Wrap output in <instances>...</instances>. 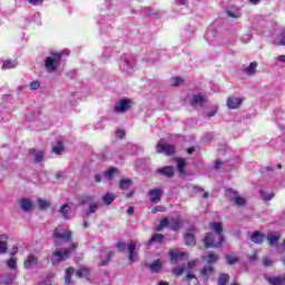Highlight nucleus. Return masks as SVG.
<instances>
[{
    "mask_svg": "<svg viewBox=\"0 0 285 285\" xmlns=\"http://www.w3.org/2000/svg\"><path fill=\"white\" fill-rule=\"evenodd\" d=\"M259 193H261V197H262V199H264V202H271V199H273V197H275V193H267L264 189H262Z\"/></svg>",
    "mask_w": 285,
    "mask_h": 285,
    "instance_id": "a19ab883",
    "label": "nucleus"
},
{
    "mask_svg": "<svg viewBox=\"0 0 285 285\" xmlns=\"http://www.w3.org/2000/svg\"><path fill=\"white\" fill-rule=\"evenodd\" d=\"M56 177H57V179H63V177H66V173H63V171H58V173L56 174Z\"/></svg>",
    "mask_w": 285,
    "mask_h": 285,
    "instance_id": "0e129e2a",
    "label": "nucleus"
},
{
    "mask_svg": "<svg viewBox=\"0 0 285 285\" xmlns=\"http://www.w3.org/2000/svg\"><path fill=\"white\" fill-rule=\"evenodd\" d=\"M38 204H39L40 210H47V208H50V202H48L43 198H39Z\"/></svg>",
    "mask_w": 285,
    "mask_h": 285,
    "instance_id": "79ce46f5",
    "label": "nucleus"
},
{
    "mask_svg": "<svg viewBox=\"0 0 285 285\" xmlns=\"http://www.w3.org/2000/svg\"><path fill=\"white\" fill-rule=\"evenodd\" d=\"M38 262L39 259L35 255L30 254L24 261V268H32V266H37Z\"/></svg>",
    "mask_w": 285,
    "mask_h": 285,
    "instance_id": "412c9836",
    "label": "nucleus"
},
{
    "mask_svg": "<svg viewBox=\"0 0 285 285\" xmlns=\"http://www.w3.org/2000/svg\"><path fill=\"white\" fill-rule=\"evenodd\" d=\"M9 119H10V114H8L7 111L1 114L2 121H9Z\"/></svg>",
    "mask_w": 285,
    "mask_h": 285,
    "instance_id": "052dcab7",
    "label": "nucleus"
},
{
    "mask_svg": "<svg viewBox=\"0 0 285 285\" xmlns=\"http://www.w3.org/2000/svg\"><path fill=\"white\" fill-rule=\"evenodd\" d=\"M177 168H178V171L184 175V173H186V161H184V159H178L177 160Z\"/></svg>",
    "mask_w": 285,
    "mask_h": 285,
    "instance_id": "c03bdc74",
    "label": "nucleus"
},
{
    "mask_svg": "<svg viewBox=\"0 0 285 285\" xmlns=\"http://www.w3.org/2000/svg\"><path fill=\"white\" fill-rule=\"evenodd\" d=\"M208 104V98L206 96L199 95V94H194L190 100V106L194 108H197L199 106L200 108L203 106H206Z\"/></svg>",
    "mask_w": 285,
    "mask_h": 285,
    "instance_id": "6e6552de",
    "label": "nucleus"
},
{
    "mask_svg": "<svg viewBox=\"0 0 285 285\" xmlns=\"http://www.w3.org/2000/svg\"><path fill=\"white\" fill-rule=\"evenodd\" d=\"M266 238H267L269 246H277V242H279V239H282V234L276 232L274 234H268Z\"/></svg>",
    "mask_w": 285,
    "mask_h": 285,
    "instance_id": "dca6fc26",
    "label": "nucleus"
},
{
    "mask_svg": "<svg viewBox=\"0 0 285 285\" xmlns=\"http://www.w3.org/2000/svg\"><path fill=\"white\" fill-rule=\"evenodd\" d=\"M118 250H126V242H119L116 245Z\"/></svg>",
    "mask_w": 285,
    "mask_h": 285,
    "instance_id": "4d7b16f0",
    "label": "nucleus"
},
{
    "mask_svg": "<svg viewBox=\"0 0 285 285\" xmlns=\"http://www.w3.org/2000/svg\"><path fill=\"white\" fill-rule=\"evenodd\" d=\"M95 200V196L92 195H82L78 198L79 206H86V204H90V202Z\"/></svg>",
    "mask_w": 285,
    "mask_h": 285,
    "instance_id": "393cba45",
    "label": "nucleus"
},
{
    "mask_svg": "<svg viewBox=\"0 0 285 285\" xmlns=\"http://www.w3.org/2000/svg\"><path fill=\"white\" fill-rule=\"evenodd\" d=\"M94 179H95V181H96L97 184H100V181H101V174L95 175V176H94Z\"/></svg>",
    "mask_w": 285,
    "mask_h": 285,
    "instance_id": "338daca9",
    "label": "nucleus"
},
{
    "mask_svg": "<svg viewBox=\"0 0 285 285\" xmlns=\"http://www.w3.org/2000/svg\"><path fill=\"white\" fill-rule=\"evenodd\" d=\"M117 135H118L119 139H124V137H126V132L124 130H118Z\"/></svg>",
    "mask_w": 285,
    "mask_h": 285,
    "instance_id": "774afa93",
    "label": "nucleus"
},
{
    "mask_svg": "<svg viewBox=\"0 0 285 285\" xmlns=\"http://www.w3.org/2000/svg\"><path fill=\"white\" fill-rule=\"evenodd\" d=\"M245 75H255L257 72V62H250L248 67L243 68Z\"/></svg>",
    "mask_w": 285,
    "mask_h": 285,
    "instance_id": "cd10ccee",
    "label": "nucleus"
},
{
    "mask_svg": "<svg viewBox=\"0 0 285 285\" xmlns=\"http://www.w3.org/2000/svg\"><path fill=\"white\" fill-rule=\"evenodd\" d=\"M276 46H285V30H282L275 40Z\"/></svg>",
    "mask_w": 285,
    "mask_h": 285,
    "instance_id": "4c0bfd02",
    "label": "nucleus"
},
{
    "mask_svg": "<svg viewBox=\"0 0 285 285\" xmlns=\"http://www.w3.org/2000/svg\"><path fill=\"white\" fill-rule=\"evenodd\" d=\"M31 6H41L43 3V0H28Z\"/></svg>",
    "mask_w": 285,
    "mask_h": 285,
    "instance_id": "e2e57ef3",
    "label": "nucleus"
},
{
    "mask_svg": "<svg viewBox=\"0 0 285 285\" xmlns=\"http://www.w3.org/2000/svg\"><path fill=\"white\" fill-rule=\"evenodd\" d=\"M267 282L271 285H285V275L267 277Z\"/></svg>",
    "mask_w": 285,
    "mask_h": 285,
    "instance_id": "a211bd4d",
    "label": "nucleus"
},
{
    "mask_svg": "<svg viewBox=\"0 0 285 285\" xmlns=\"http://www.w3.org/2000/svg\"><path fill=\"white\" fill-rule=\"evenodd\" d=\"M7 266L8 268H10L11 271H14V268H17V258H10L7 261Z\"/></svg>",
    "mask_w": 285,
    "mask_h": 285,
    "instance_id": "09e8293b",
    "label": "nucleus"
},
{
    "mask_svg": "<svg viewBox=\"0 0 285 285\" xmlns=\"http://www.w3.org/2000/svg\"><path fill=\"white\" fill-rule=\"evenodd\" d=\"M14 279H17V275H14V274H6L0 279V284H2V285H11L12 282H14Z\"/></svg>",
    "mask_w": 285,
    "mask_h": 285,
    "instance_id": "b1692460",
    "label": "nucleus"
},
{
    "mask_svg": "<svg viewBox=\"0 0 285 285\" xmlns=\"http://www.w3.org/2000/svg\"><path fill=\"white\" fill-rule=\"evenodd\" d=\"M157 175L161 177H167V179H173L175 177V168L173 166H165L156 170Z\"/></svg>",
    "mask_w": 285,
    "mask_h": 285,
    "instance_id": "9d476101",
    "label": "nucleus"
},
{
    "mask_svg": "<svg viewBox=\"0 0 285 285\" xmlns=\"http://www.w3.org/2000/svg\"><path fill=\"white\" fill-rule=\"evenodd\" d=\"M213 273H215V267H213V265H206L200 269V275L202 277H205V279H208Z\"/></svg>",
    "mask_w": 285,
    "mask_h": 285,
    "instance_id": "4be33fe9",
    "label": "nucleus"
},
{
    "mask_svg": "<svg viewBox=\"0 0 285 285\" xmlns=\"http://www.w3.org/2000/svg\"><path fill=\"white\" fill-rule=\"evenodd\" d=\"M19 207L21 210H23V213H30L32 209V200L30 198H21L19 200Z\"/></svg>",
    "mask_w": 285,
    "mask_h": 285,
    "instance_id": "ddd939ff",
    "label": "nucleus"
},
{
    "mask_svg": "<svg viewBox=\"0 0 285 285\" xmlns=\"http://www.w3.org/2000/svg\"><path fill=\"white\" fill-rule=\"evenodd\" d=\"M264 239H266V235L261 232H254L250 237V242H253L254 244H263Z\"/></svg>",
    "mask_w": 285,
    "mask_h": 285,
    "instance_id": "6ab92c4d",
    "label": "nucleus"
},
{
    "mask_svg": "<svg viewBox=\"0 0 285 285\" xmlns=\"http://www.w3.org/2000/svg\"><path fill=\"white\" fill-rule=\"evenodd\" d=\"M52 239L55 246H61V244H67V242H70L72 239V232L55 228Z\"/></svg>",
    "mask_w": 285,
    "mask_h": 285,
    "instance_id": "20e7f679",
    "label": "nucleus"
},
{
    "mask_svg": "<svg viewBox=\"0 0 285 285\" xmlns=\"http://www.w3.org/2000/svg\"><path fill=\"white\" fill-rule=\"evenodd\" d=\"M164 243V235L163 234H154L151 238L149 239L150 244H163Z\"/></svg>",
    "mask_w": 285,
    "mask_h": 285,
    "instance_id": "72a5a7b5",
    "label": "nucleus"
},
{
    "mask_svg": "<svg viewBox=\"0 0 285 285\" xmlns=\"http://www.w3.org/2000/svg\"><path fill=\"white\" fill-rule=\"evenodd\" d=\"M230 276L228 274H220L218 277V285H227Z\"/></svg>",
    "mask_w": 285,
    "mask_h": 285,
    "instance_id": "a18cd8bd",
    "label": "nucleus"
},
{
    "mask_svg": "<svg viewBox=\"0 0 285 285\" xmlns=\"http://www.w3.org/2000/svg\"><path fill=\"white\" fill-rule=\"evenodd\" d=\"M228 193H233L234 198L233 202L236 204V206H246V199L240 197L237 191H233V189H228Z\"/></svg>",
    "mask_w": 285,
    "mask_h": 285,
    "instance_id": "aec40b11",
    "label": "nucleus"
},
{
    "mask_svg": "<svg viewBox=\"0 0 285 285\" xmlns=\"http://www.w3.org/2000/svg\"><path fill=\"white\" fill-rule=\"evenodd\" d=\"M248 262H250L252 264H254V262H257V252H254L253 255L248 256Z\"/></svg>",
    "mask_w": 285,
    "mask_h": 285,
    "instance_id": "13d9d810",
    "label": "nucleus"
},
{
    "mask_svg": "<svg viewBox=\"0 0 285 285\" xmlns=\"http://www.w3.org/2000/svg\"><path fill=\"white\" fill-rule=\"evenodd\" d=\"M115 173H117V168H110L107 171H105L106 179H112V177H115Z\"/></svg>",
    "mask_w": 285,
    "mask_h": 285,
    "instance_id": "de8ad7c7",
    "label": "nucleus"
},
{
    "mask_svg": "<svg viewBox=\"0 0 285 285\" xmlns=\"http://www.w3.org/2000/svg\"><path fill=\"white\" fill-rule=\"evenodd\" d=\"M16 66H17L16 61L4 60L3 65H2V68H3V70H10V69L14 68Z\"/></svg>",
    "mask_w": 285,
    "mask_h": 285,
    "instance_id": "37998d69",
    "label": "nucleus"
},
{
    "mask_svg": "<svg viewBox=\"0 0 285 285\" xmlns=\"http://www.w3.org/2000/svg\"><path fill=\"white\" fill-rule=\"evenodd\" d=\"M156 153L170 157V155H175V146L160 140L156 146Z\"/></svg>",
    "mask_w": 285,
    "mask_h": 285,
    "instance_id": "423d86ee",
    "label": "nucleus"
},
{
    "mask_svg": "<svg viewBox=\"0 0 285 285\" xmlns=\"http://www.w3.org/2000/svg\"><path fill=\"white\" fill-rule=\"evenodd\" d=\"M185 244L186 246H195L196 240H195V234L193 232H188L185 234Z\"/></svg>",
    "mask_w": 285,
    "mask_h": 285,
    "instance_id": "c756f323",
    "label": "nucleus"
},
{
    "mask_svg": "<svg viewBox=\"0 0 285 285\" xmlns=\"http://www.w3.org/2000/svg\"><path fill=\"white\" fill-rule=\"evenodd\" d=\"M202 259L204 262H207V264H215V262H217L219 259V256H217L216 254L214 253H209L207 255H203L202 256Z\"/></svg>",
    "mask_w": 285,
    "mask_h": 285,
    "instance_id": "bb28decb",
    "label": "nucleus"
},
{
    "mask_svg": "<svg viewBox=\"0 0 285 285\" xmlns=\"http://www.w3.org/2000/svg\"><path fill=\"white\" fill-rule=\"evenodd\" d=\"M8 250V235H0V255H3Z\"/></svg>",
    "mask_w": 285,
    "mask_h": 285,
    "instance_id": "5701e85b",
    "label": "nucleus"
},
{
    "mask_svg": "<svg viewBox=\"0 0 285 285\" xmlns=\"http://www.w3.org/2000/svg\"><path fill=\"white\" fill-rule=\"evenodd\" d=\"M253 39V35L247 33L242 38L243 43H248Z\"/></svg>",
    "mask_w": 285,
    "mask_h": 285,
    "instance_id": "6e6d98bb",
    "label": "nucleus"
},
{
    "mask_svg": "<svg viewBox=\"0 0 285 285\" xmlns=\"http://www.w3.org/2000/svg\"><path fill=\"white\" fill-rule=\"evenodd\" d=\"M263 264L266 267L273 266V261L265 257V258H263Z\"/></svg>",
    "mask_w": 285,
    "mask_h": 285,
    "instance_id": "680f3d73",
    "label": "nucleus"
},
{
    "mask_svg": "<svg viewBox=\"0 0 285 285\" xmlns=\"http://www.w3.org/2000/svg\"><path fill=\"white\" fill-rule=\"evenodd\" d=\"M176 6H186L187 0H175Z\"/></svg>",
    "mask_w": 285,
    "mask_h": 285,
    "instance_id": "69168bd1",
    "label": "nucleus"
},
{
    "mask_svg": "<svg viewBox=\"0 0 285 285\" xmlns=\"http://www.w3.org/2000/svg\"><path fill=\"white\" fill-rule=\"evenodd\" d=\"M181 83H184V79L179 77H175L171 79V86L174 87L181 86Z\"/></svg>",
    "mask_w": 285,
    "mask_h": 285,
    "instance_id": "3c124183",
    "label": "nucleus"
},
{
    "mask_svg": "<svg viewBox=\"0 0 285 285\" xmlns=\"http://www.w3.org/2000/svg\"><path fill=\"white\" fill-rule=\"evenodd\" d=\"M209 227L215 233H208L204 238L205 248H219L224 244V227L222 223H210Z\"/></svg>",
    "mask_w": 285,
    "mask_h": 285,
    "instance_id": "f257e3e1",
    "label": "nucleus"
},
{
    "mask_svg": "<svg viewBox=\"0 0 285 285\" xmlns=\"http://www.w3.org/2000/svg\"><path fill=\"white\" fill-rule=\"evenodd\" d=\"M164 195V190L159 188H155L149 190V198L153 204H157V202H161V196Z\"/></svg>",
    "mask_w": 285,
    "mask_h": 285,
    "instance_id": "f8f14e48",
    "label": "nucleus"
},
{
    "mask_svg": "<svg viewBox=\"0 0 285 285\" xmlns=\"http://www.w3.org/2000/svg\"><path fill=\"white\" fill-rule=\"evenodd\" d=\"M284 249H285V239L283 244L276 246L277 253H284Z\"/></svg>",
    "mask_w": 285,
    "mask_h": 285,
    "instance_id": "bf43d9fd",
    "label": "nucleus"
},
{
    "mask_svg": "<svg viewBox=\"0 0 285 285\" xmlns=\"http://www.w3.org/2000/svg\"><path fill=\"white\" fill-rule=\"evenodd\" d=\"M151 213L154 215H157V213H166V207L164 205H158L151 210Z\"/></svg>",
    "mask_w": 285,
    "mask_h": 285,
    "instance_id": "8fccbe9b",
    "label": "nucleus"
},
{
    "mask_svg": "<svg viewBox=\"0 0 285 285\" xmlns=\"http://www.w3.org/2000/svg\"><path fill=\"white\" fill-rule=\"evenodd\" d=\"M51 153H55V155H61V153H63V142H57V145L51 148Z\"/></svg>",
    "mask_w": 285,
    "mask_h": 285,
    "instance_id": "ea45409f",
    "label": "nucleus"
},
{
    "mask_svg": "<svg viewBox=\"0 0 285 285\" xmlns=\"http://www.w3.org/2000/svg\"><path fill=\"white\" fill-rule=\"evenodd\" d=\"M99 210V203H90L88 210L85 213L86 217H90V215H95Z\"/></svg>",
    "mask_w": 285,
    "mask_h": 285,
    "instance_id": "7c9ffc66",
    "label": "nucleus"
},
{
    "mask_svg": "<svg viewBox=\"0 0 285 285\" xmlns=\"http://www.w3.org/2000/svg\"><path fill=\"white\" fill-rule=\"evenodd\" d=\"M29 88L31 90H39V88H41V83L39 81L35 80V81L30 82Z\"/></svg>",
    "mask_w": 285,
    "mask_h": 285,
    "instance_id": "603ef678",
    "label": "nucleus"
},
{
    "mask_svg": "<svg viewBox=\"0 0 285 285\" xmlns=\"http://www.w3.org/2000/svg\"><path fill=\"white\" fill-rule=\"evenodd\" d=\"M127 248L129 250L128 259H129L130 264H132V262H135V250L137 249V244L129 243Z\"/></svg>",
    "mask_w": 285,
    "mask_h": 285,
    "instance_id": "c85d7f7f",
    "label": "nucleus"
},
{
    "mask_svg": "<svg viewBox=\"0 0 285 285\" xmlns=\"http://www.w3.org/2000/svg\"><path fill=\"white\" fill-rule=\"evenodd\" d=\"M164 228H170V219L163 218L160 225L156 227V230L159 233L160 230H164Z\"/></svg>",
    "mask_w": 285,
    "mask_h": 285,
    "instance_id": "c9c22d12",
    "label": "nucleus"
},
{
    "mask_svg": "<svg viewBox=\"0 0 285 285\" xmlns=\"http://www.w3.org/2000/svg\"><path fill=\"white\" fill-rule=\"evenodd\" d=\"M169 257H170L171 262H177V259H181L184 257V253H180L177 249H171L169 252Z\"/></svg>",
    "mask_w": 285,
    "mask_h": 285,
    "instance_id": "2f4dec72",
    "label": "nucleus"
},
{
    "mask_svg": "<svg viewBox=\"0 0 285 285\" xmlns=\"http://www.w3.org/2000/svg\"><path fill=\"white\" fill-rule=\"evenodd\" d=\"M225 259H226V264H228V266H233L235 264H238V262H239V258L233 254L226 255Z\"/></svg>",
    "mask_w": 285,
    "mask_h": 285,
    "instance_id": "473e14b6",
    "label": "nucleus"
},
{
    "mask_svg": "<svg viewBox=\"0 0 285 285\" xmlns=\"http://www.w3.org/2000/svg\"><path fill=\"white\" fill-rule=\"evenodd\" d=\"M184 226V220L181 218H170L169 219V228L170 230H179Z\"/></svg>",
    "mask_w": 285,
    "mask_h": 285,
    "instance_id": "2eb2a0df",
    "label": "nucleus"
},
{
    "mask_svg": "<svg viewBox=\"0 0 285 285\" xmlns=\"http://www.w3.org/2000/svg\"><path fill=\"white\" fill-rule=\"evenodd\" d=\"M77 277H86L88 275V269L86 268H80L76 272Z\"/></svg>",
    "mask_w": 285,
    "mask_h": 285,
    "instance_id": "864d4df0",
    "label": "nucleus"
},
{
    "mask_svg": "<svg viewBox=\"0 0 285 285\" xmlns=\"http://www.w3.org/2000/svg\"><path fill=\"white\" fill-rule=\"evenodd\" d=\"M63 55H70V51L63 50L58 53H51L50 57L46 58L45 68L48 70V72H57V68H59L61 63V57H63Z\"/></svg>",
    "mask_w": 285,
    "mask_h": 285,
    "instance_id": "7ed1b4c3",
    "label": "nucleus"
},
{
    "mask_svg": "<svg viewBox=\"0 0 285 285\" xmlns=\"http://www.w3.org/2000/svg\"><path fill=\"white\" fill-rule=\"evenodd\" d=\"M136 66H137V62L132 57L125 56L120 59L119 68L122 72L130 73L135 70Z\"/></svg>",
    "mask_w": 285,
    "mask_h": 285,
    "instance_id": "39448f33",
    "label": "nucleus"
},
{
    "mask_svg": "<svg viewBox=\"0 0 285 285\" xmlns=\"http://www.w3.org/2000/svg\"><path fill=\"white\" fill-rule=\"evenodd\" d=\"M244 98L229 96L227 98V108H229V110H237V108H239V106H242Z\"/></svg>",
    "mask_w": 285,
    "mask_h": 285,
    "instance_id": "1a4fd4ad",
    "label": "nucleus"
},
{
    "mask_svg": "<svg viewBox=\"0 0 285 285\" xmlns=\"http://www.w3.org/2000/svg\"><path fill=\"white\" fill-rule=\"evenodd\" d=\"M112 255H114V253H112V252H109V253L107 254V258L104 259V261H101V266H108V262H110V259H112Z\"/></svg>",
    "mask_w": 285,
    "mask_h": 285,
    "instance_id": "5fc2aeb1",
    "label": "nucleus"
},
{
    "mask_svg": "<svg viewBox=\"0 0 285 285\" xmlns=\"http://www.w3.org/2000/svg\"><path fill=\"white\" fill-rule=\"evenodd\" d=\"M130 104H132V101L128 99H121L115 104L112 112H116V115H125V112L130 110Z\"/></svg>",
    "mask_w": 285,
    "mask_h": 285,
    "instance_id": "0eeeda50",
    "label": "nucleus"
},
{
    "mask_svg": "<svg viewBox=\"0 0 285 285\" xmlns=\"http://www.w3.org/2000/svg\"><path fill=\"white\" fill-rule=\"evenodd\" d=\"M120 189L121 190H128L130 186H132V180L131 179H121L119 183Z\"/></svg>",
    "mask_w": 285,
    "mask_h": 285,
    "instance_id": "58836bf2",
    "label": "nucleus"
},
{
    "mask_svg": "<svg viewBox=\"0 0 285 285\" xmlns=\"http://www.w3.org/2000/svg\"><path fill=\"white\" fill-rule=\"evenodd\" d=\"M58 213H60L62 219H72V208L70 204H63Z\"/></svg>",
    "mask_w": 285,
    "mask_h": 285,
    "instance_id": "9b49d317",
    "label": "nucleus"
},
{
    "mask_svg": "<svg viewBox=\"0 0 285 285\" xmlns=\"http://www.w3.org/2000/svg\"><path fill=\"white\" fill-rule=\"evenodd\" d=\"M72 275H75V267H68L66 269V277H65V283L66 284H72Z\"/></svg>",
    "mask_w": 285,
    "mask_h": 285,
    "instance_id": "f704fd0d",
    "label": "nucleus"
},
{
    "mask_svg": "<svg viewBox=\"0 0 285 285\" xmlns=\"http://www.w3.org/2000/svg\"><path fill=\"white\" fill-rule=\"evenodd\" d=\"M115 199H117V196L115 194L107 193L102 196V204H105V206H110V204H112Z\"/></svg>",
    "mask_w": 285,
    "mask_h": 285,
    "instance_id": "a878e982",
    "label": "nucleus"
},
{
    "mask_svg": "<svg viewBox=\"0 0 285 285\" xmlns=\"http://www.w3.org/2000/svg\"><path fill=\"white\" fill-rule=\"evenodd\" d=\"M75 248H77V243H72L69 248L55 250L48 259H50L52 266H59L60 262H66L70 257V253H73Z\"/></svg>",
    "mask_w": 285,
    "mask_h": 285,
    "instance_id": "f03ea898",
    "label": "nucleus"
},
{
    "mask_svg": "<svg viewBox=\"0 0 285 285\" xmlns=\"http://www.w3.org/2000/svg\"><path fill=\"white\" fill-rule=\"evenodd\" d=\"M185 271H186V266H180V267L174 268L173 273H174V275H176V277H179V276L184 275Z\"/></svg>",
    "mask_w": 285,
    "mask_h": 285,
    "instance_id": "49530a36",
    "label": "nucleus"
},
{
    "mask_svg": "<svg viewBox=\"0 0 285 285\" xmlns=\"http://www.w3.org/2000/svg\"><path fill=\"white\" fill-rule=\"evenodd\" d=\"M226 12L232 19H239V17H242L239 9H228Z\"/></svg>",
    "mask_w": 285,
    "mask_h": 285,
    "instance_id": "e433bc0d",
    "label": "nucleus"
},
{
    "mask_svg": "<svg viewBox=\"0 0 285 285\" xmlns=\"http://www.w3.org/2000/svg\"><path fill=\"white\" fill-rule=\"evenodd\" d=\"M164 267V263L161 259H156L148 265V268L151 273H159V271Z\"/></svg>",
    "mask_w": 285,
    "mask_h": 285,
    "instance_id": "f3484780",
    "label": "nucleus"
},
{
    "mask_svg": "<svg viewBox=\"0 0 285 285\" xmlns=\"http://www.w3.org/2000/svg\"><path fill=\"white\" fill-rule=\"evenodd\" d=\"M29 155H31V157H33L36 164H41V161H43V157L46 154L43 153V150L37 151V149H30Z\"/></svg>",
    "mask_w": 285,
    "mask_h": 285,
    "instance_id": "4468645a",
    "label": "nucleus"
}]
</instances>
